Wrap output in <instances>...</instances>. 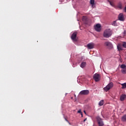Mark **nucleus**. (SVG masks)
<instances>
[{
	"label": "nucleus",
	"mask_w": 126,
	"mask_h": 126,
	"mask_svg": "<svg viewBox=\"0 0 126 126\" xmlns=\"http://www.w3.org/2000/svg\"><path fill=\"white\" fill-rule=\"evenodd\" d=\"M112 34H113V32L111 30L107 29L104 32L103 37H104V38H109L112 36Z\"/></svg>",
	"instance_id": "nucleus-1"
},
{
	"label": "nucleus",
	"mask_w": 126,
	"mask_h": 126,
	"mask_svg": "<svg viewBox=\"0 0 126 126\" xmlns=\"http://www.w3.org/2000/svg\"><path fill=\"white\" fill-rule=\"evenodd\" d=\"M96 119L98 126H104V122L103 121V119L99 116H97Z\"/></svg>",
	"instance_id": "nucleus-2"
},
{
	"label": "nucleus",
	"mask_w": 126,
	"mask_h": 126,
	"mask_svg": "<svg viewBox=\"0 0 126 126\" xmlns=\"http://www.w3.org/2000/svg\"><path fill=\"white\" fill-rule=\"evenodd\" d=\"M114 87V83L113 82L109 83L104 88V91H109L111 88H113Z\"/></svg>",
	"instance_id": "nucleus-3"
},
{
	"label": "nucleus",
	"mask_w": 126,
	"mask_h": 126,
	"mask_svg": "<svg viewBox=\"0 0 126 126\" xmlns=\"http://www.w3.org/2000/svg\"><path fill=\"white\" fill-rule=\"evenodd\" d=\"M100 78H101V76L98 73H95L93 76V79L96 82H98V81H100Z\"/></svg>",
	"instance_id": "nucleus-4"
},
{
	"label": "nucleus",
	"mask_w": 126,
	"mask_h": 126,
	"mask_svg": "<svg viewBox=\"0 0 126 126\" xmlns=\"http://www.w3.org/2000/svg\"><path fill=\"white\" fill-rule=\"evenodd\" d=\"M104 46H105V47H107L108 49H113V44L111 42L106 41L104 42Z\"/></svg>",
	"instance_id": "nucleus-5"
},
{
	"label": "nucleus",
	"mask_w": 126,
	"mask_h": 126,
	"mask_svg": "<svg viewBox=\"0 0 126 126\" xmlns=\"http://www.w3.org/2000/svg\"><path fill=\"white\" fill-rule=\"evenodd\" d=\"M71 38L73 41L76 42L77 41V32H74L72 33Z\"/></svg>",
	"instance_id": "nucleus-6"
},
{
	"label": "nucleus",
	"mask_w": 126,
	"mask_h": 126,
	"mask_svg": "<svg viewBox=\"0 0 126 126\" xmlns=\"http://www.w3.org/2000/svg\"><path fill=\"white\" fill-rule=\"evenodd\" d=\"M121 68H122L121 72L122 73L126 74V65L125 64H123L120 66Z\"/></svg>",
	"instance_id": "nucleus-7"
},
{
	"label": "nucleus",
	"mask_w": 126,
	"mask_h": 126,
	"mask_svg": "<svg viewBox=\"0 0 126 126\" xmlns=\"http://www.w3.org/2000/svg\"><path fill=\"white\" fill-rule=\"evenodd\" d=\"M94 30L97 32H100V31H101V25L100 24H97L94 26Z\"/></svg>",
	"instance_id": "nucleus-8"
},
{
	"label": "nucleus",
	"mask_w": 126,
	"mask_h": 126,
	"mask_svg": "<svg viewBox=\"0 0 126 126\" xmlns=\"http://www.w3.org/2000/svg\"><path fill=\"white\" fill-rule=\"evenodd\" d=\"M89 94V91L88 90H83L79 93V95H88Z\"/></svg>",
	"instance_id": "nucleus-9"
},
{
	"label": "nucleus",
	"mask_w": 126,
	"mask_h": 126,
	"mask_svg": "<svg viewBox=\"0 0 126 126\" xmlns=\"http://www.w3.org/2000/svg\"><path fill=\"white\" fill-rule=\"evenodd\" d=\"M94 43L92 42V43H89L87 45L88 49L91 50L93 49V48H94Z\"/></svg>",
	"instance_id": "nucleus-10"
},
{
	"label": "nucleus",
	"mask_w": 126,
	"mask_h": 126,
	"mask_svg": "<svg viewBox=\"0 0 126 126\" xmlns=\"http://www.w3.org/2000/svg\"><path fill=\"white\" fill-rule=\"evenodd\" d=\"M118 19L120 21H124L125 20L124 14L123 13H120L118 16Z\"/></svg>",
	"instance_id": "nucleus-11"
},
{
	"label": "nucleus",
	"mask_w": 126,
	"mask_h": 126,
	"mask_svg": "<svg viewBox=\"0 0 126 126\" xmlns=\"http://www.w3.org/2000/svg\"><path fill=\"white\" fill-rule=\"evenodd\" d=\"M117 7L119 8V9H123V4L122 2H120L118 3L117 5Z\"/></svg>",
	"instance_id": "nucleus-12"
},
{
	"label": "nucleus",
	"mask_w": 126,
	"mask_h": 126,
	"mask_svg": "<svg viewBox=\"0 0 126 126\" xmlns=\"http://www.w3.org/2000/svg\"><path fill=\"white\" fill-rule=\"evenodd\" d=\"M126 98V94H122L120 96V100L121 101H124V100Z\"/></svg>",
	"instance_id": "nucleus-13"
},
{
	"label": "nucleus",
	"mask_w": 126,
	"mask_h": 126,
	"mask_svg": "<svg viewBox=\"0 0 126 126\" xmlns=\"http://www.w3.org/2000/svg\"><path fill=\"white\" fill-rule=\"evenodd\" d=\"M121 121H122V122H123L124 123L126 122V114L124 115L122 117Z\"/></svg>",
	"instance_id": "nucleus-14"
},
{
	"label": "nucleus",
	"mask_w": 126,
	"mask_h": 126,
	"mask_svg": "<svg viewBox=\"0 0 126 126\" xmlns=\"http://www.w3.org/2000/svg\"><path fill=\"white\" fill-rule=\"evenodd\" d=\"M85 66H86V63L85 62L82 63L80 67H82V68H84Z\"/></svg>",
	"instance_id": "nucleus-15"
},
{
	"label": "nucleus",
	"mask_w": 126,
	"mask_h": 126,
	"mask_svg": "<svg viewBox=\"0 0 126 126\" xmlns=\"http://www.w3.org/2000/svg\"><path fill=\"white\" fill-rule=\"evenodd\" d=\"M117 49L118 50V51H123V47H122V46H121V45H118L117 46Z\"/></svg>",
	"instance_id": "nucleus-16"
},
{
	"label": "nucleus",
	"mask_w": 126,
	"mask_h": 126,
	"mask_svg": "<svg viewBox=\"0 0 126 126\" xmlns=\"http://www.w3.org/2000/svg\"><path fill=\"white\" fill-rule=\"evenodd\" d=\"M122 85V89H126V83H124L123 84H121Z\"/></svg>",
	"instance_id": "nucleus-17"
},
{
	"label": "nucleus",
	"mask_w": 126,
	"mask_h": 126,
	"mask_svg": "<svg viewBox=\"0 0 126 126\" xmlns=\"http://www.w3.org/2000/svg\"><path fill=\"white\" fill-rule=\"evenodd\" d=\"M99 106H103L104 105V100H101L98 103Z\"/></svg>",
	"instance_id": "nucleus-18"
},
{
	"label": "nucleus",
	"mask_w": 126,
	"mask_h": 126,
	"mask_svg": "<svg viewBox=\"0 0 126 126\" xmlns=\"http://www.w3.org/2000/svg\"><path fill=\"white\" fill-rule=\"evenodd\" d=\"M111 25L113 26H118V24H117V21H113Z\"/></svg>",
	"instance_id": "nucleus-19"
},
{
	"label": "nucleus",
	"mask_w": 126,
	"mask_h": 126,
	"mask_svg": "<svg viewBox=\"0 0 126 126\" xmlns=\"http://www.w3.org/2000/svg\"><path fill=\"white\" fill-rule=\"evenodd\" d=\"M90 3H91V4H92V6H93V5H94V4L95 3V0H90Z\"/></svg>",
	"instance_id": "nucleus-20"
},
{
	"label": "nucleus",
	"mask_w": 126,
	"mask_h": 126,
	"mask_svg": "<svg viewBox=\"0 0 126 126\" xmlns=\"http://www.w3.org/2000/svg\"><path fill=\"white\" fill-rule=\"evenodd\" d=\"M109 2L110 4V5H111V6H115V5H114V3H113V2L111 1H109Z\"/></svg>",
	"instance_id": "nucleus-21"
},
{
	"label": "nucleus",
	"mask_w": 126,
	"mask_h": 126,
	"mask_svg": "<svg viewBox=\"0 0 126 126\" xmlns=\"http://www.w3.org/2000/svg\"><path fill=\"white\" fill-rule=\"evenodd\" d=\"M83 21H86L87 20V19H86V17L83 16L82 18Z\"/></svg>",
	"instance_id": "nucleus-22"
},
{
	"label": "nucleus",
	"mask_w": 126,
	"mask_h": 126,
	"mask_svg": "<svg viewBox=\"0 0 126 126\" xmlns=\"http://www.w3.org/2000/svg\"><path fill=\"white\" fill-rule=\"evenodd\" d=\"M122 46L124 47V48H126V42H123Z\"/></svg>",
	"instance_id": "nucleus-23"
},
{
	"label": "nucleus",
	"mask_w": 126,
	"mask_h": 126,
	"mask_svg": "<svg viewBox=\"0 0 126 126\" xmlns=\"http://www.w3.org/2000/svg\"><path fill=\"white\" fill-rule=\"evenodd\" d=\"M79 114H82V112H81V110H79L77 112Z\"/></svg>",
	"instance_id": "nucleus-24"
},
{
	"label": "nucleus",
	"mask_w": 126,
	"mask_h": 126,
	"mask_svg": "<svg viewBox=\"0 0 126 126\" xmlns=\"http://www.w3.org/2000/svg\"><path fill=\"white\" fill-rule=\"evenodd\" d=\"M126 31H124L123 32V36H126Z\"/></svg>",
	"instance_id": "nucleus-25"
},
{
	"label": "nucleus",
	"mask_w": 126,
	"mask_h": 126,
	"mask_svg": "<svg viewBox=\"0 0 126 126\" xmlns=\"http://www.w3.org/2000/svg\"><path fill=\"white\" fill-rule=\"evenodd\" d=\"M64 120H65V121H66V122H67V123H68V120H67V119H66V118H65V117L64 118Z\"/></svg>",
	"instance_id": "nucleus-26"
},
{
	"label": "nucleus",
	"mask_w": 126,
	"mask_h": 126,
	"mask_svg": "<svg viewBox=\"0 0 126 126\" xmlns=\"http://www.w3.org/2000/svg\"><path fill=\"white\" fill-rule=\"evenodd\" d=\"M86 121H87V118H85V119L84 120V122H86Z\"/></svg>",
	"instance_id": "nucleus-27"
},
{
	"label": "nucleus",
	"mask_w": 126,
	"mask_h": 126,
	"mask_svg": "<svg viewBox=\"0 0 126 126\" xmlns=\"http://www.w3.org/2000/svg\"><path fill=\"white\" fill-rule=\"evenodd\" d=\"M81 115L82 118V117H83V114L82 112V114H81Z\"/></svg>",
	"instance_id": "nucleus-28"
},
{
	"label": "nucleus",
	"mask_w": 126,
	"mask_h": 126,
	"mask_svg": "<svg viewBox=\"0 0 126 126\" xmlns=\"http://www.w3.org/2000/svg\"><path fill=\"white\" fill-rule=\"evenodd\" d=\"M84 113H85V114H86V112L85 111H84Z\"/></svg>",
	"instance_id": "nucleus-29"
},
{
	"label": "nucleus",
	"mask_w": 126,
	"mask_h": 126,
	"mask_svg": "<svg viewBox=\"0 0 126 126\" xmlns=\"http://www.w3.org/2000/svg\"><path fill=\"white\" fill-rule=\"evenodd\" d=\"M69 123V125H70V123H69V122H68Z\"/></svg>",
	"instance_id": "nucleus-30"
}]
</instances>
